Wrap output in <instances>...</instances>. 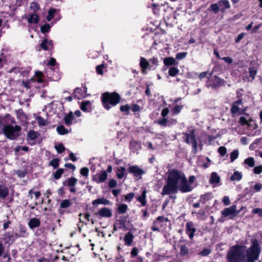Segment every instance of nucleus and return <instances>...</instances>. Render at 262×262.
I'll return each instance as SVG.
<instances>
[{
    "label": "nucleus",
    "instance_id": "obj_1",
    "mask_svg": "<svg viewBox=\"0 0 262 262\" xmlns=\"http://www.w3.org/2000/svg\"><path fill=\"white\" fill-rule=\"evenodd\" d=\"M251 247L247 250L246 256L244 253L246 246L235 245L232 246L228 251L227 257L229 262H254L258 259L260 252L258 242L255 239L252 241Z\"/></svg>",
    "mask_w": 262,
    "mask_h": 262
},
{
    "label": "nucleus",
    "instance_id": "obj_2",
    "mask_svg": "<svg viewBox=\"0 0 262 262\" xmlns=\"http://www.w3.org/2000/svg\"><path fill=\"white\" fill-rule=\"evenodd\" d=\"M177 170H171L168 176L166 184L164 186L161 194L162 195L177 193L178 192Z\"/></svg>",
    "mask_w": 262,
    "mask_h": 262
},
{
    "label": "nucleus",
    "instance_id": "obj_3",
    "mask_svg": "<svg viewBox=\"0 0 262 262\" xmlns=\"http://www.w3.org/2000/svg\"><path fill=\"white\" fill-rule=\"evenodd\" d=\"M101 99L104 107L108 110L111 108L110 104L113 106L117 105L120 101V97L115 92H105L102 95Z\"/></svg>",
    "mask_w": 262,
    "mask_h": 262
},
{
    "label": "nucleus",
    "instance_id": "obj_4",
    "mask_svg": "<svg viewBox=\"0 0 262 262\" xmlns=\"http://www.w3.org/2000/svg\"><path fill=\"white\" fill-rule=\"evenodd\" d=\"M21 127L17 125L13 126L11 124L4 125L3 132L6 138L10 140L16 139L19 135Z\"/></svg>",
    "mask_w": 262,
    "mask_h": 262
},
{
    "label": "nucleus",
    "instance_id": "obj_5",
    "mask_svg": "<svg viewBox=\"0 0 262 262\" xmlns=\"http://www.w3.org/2000/svg\"><path fill=\"white\" fill-rule=\"evenodd\" d=\"M177 179L178 181V190L182 192H187L190 191L193 187L189 184L183 172L177 171Z\"/></svg>",
    "mask_w": 262,
    "mask_h": 262
},
{
    "label": "nucleus",
    "instance_id": "obj_6",
    "mask_svg": "<svg viewBox=\"0 0 262 262\" xmlns=\"http://www.w3.org/2000/svg\"><path fill=\"white\" fill-rule=\"evenodd\" d=\"M183 135L184 136L185 141L188 144H191L194 153L197 152V142L194 135V130L193 129L190 131V133H185Z\"/></svg>",
    "mask_w": 262,
    "mask_h": 262
},
{
    "label": "nucleus",
    "instance_id": "obj_7",
    "mask_svg": "<svg viewBox=\"0 0 262 262\" xmlns=\"http://www.w3.org/2000/svg\"><path fill=\"white\" fill-rule=\"evenodd\" d=\"M221 213L223 217H229L232 219L236 216L239 213V211L236 210V205H232L224 209Z\"/></svg>",
    "mask_w": 262,
    "mask_h": 262
},
{
    "label": "nucleus",
    "instance_id": "obj_8",
    "mask_svg": "<svg viewBox=\"0 0 262 262\" xmlns=\"http://www.w3.org/2000/svg\"><path fill=\"white\" fill-rule=\"evenodd\" d=\"M209 80L206 83L207 87H211L213 89L216 88L218 86L222 85L224 83L223 80L217 77L216 76H211L208 78Z\"/></svg>",
    "mask_w": 262,
    "mask_h": 262
},
{
    "label": "nucleus",
    "instance_id": "obj_9",
    "mask_svg": "<svg viewBox=\"0 0 262 262\" xmlns=\"http://www.w3.org/2000/svg\"><path fill=\"white\" fill-rule=\"evenodd\" d=\"M107 173L106 171L103 170L100 173L95 175L93 177V180L95 181L97 183H101L104 182L107 178Z\"/></svg>",
    "mask_w": 262,
    "mask_h": 262
},
{
    "label": "nucleus",
    "instance_id": "obj_10",
    "mask_svg": "<svg viewBox=\"0 0 262 262\" xmlns=\"http://www.w3.org/2000/svg\"><path fill=\"white\" fill-rule=\"evenodd\" d=\"M97 215H99L102 217H110L112 216V210L107 207H103L99 210L97 212L95 213Z\"/></svg>",
    "mask_w": 262,
    "mask_h": 262
},
{
    "label": "nucleus",
    "instance_id": "obj_11",
    "mask_svg": "<svg viewBox=\"0 0 262 262\" xmlns=\"http://www.w3.org/2000/svg\"><path fill=\"white\" fill-rule=\"evenodd\" d=\"M186 230L189 238L192 239L194 235V233L196 232V229L192 222H189L186 223Z\"/></svg>",
    "mask_w": 262,
    "mask_h": 262
},
{
    "label": "nucleus",
    "instance_id": "obj_12",
    "mask_svg": "<svg viewBox=\"0 0 262 262\" xmlns=\"http://www.w3.org/2000/svg\"><path fill=\"white\" fill-rule=\"evenodd\" d=\"M257 72V69L254 67H250L249 69V76H245L243 77V80L244 81H252L255 79Z\"/></svg>",
    "mask_w": 262,
    "mask_h": 262
},
{
    "label": "nucleus",
    "instance_id": "obj_13",
    "mask_svg": "<svg viewBox=\"0 0 262 262\" xmlns=\"http://www.w3.org/2000/svg\"><path fill=\"white\" fill-rule=\"evenodd\" d=\"M128 171L133 173L135 177L140 176L144 173V170L137 166H131L128 168Z\"/></svg>",
    "mask_w": 262,
    "mask_h": 262
},
{
    "label": "nucleus",
    "instance_id": "obj_14",
    "mask_svg": "<svg viewBox=\"0 0 262 262\" xmlns=\"http://www.w3.org/2000/svg\"><path fill=\"white\" fill-rule=\"evenodd\" d=\"M242 105V100L241 99H239L234 102L231 109V113L233 114L238 113L241 110L240 106Z\"/></svg>",
    "mask_w": 262,
    "mask_h": 262
},
{
    "label": "nucleus",
    "instance_id": "obj_15",
    "mask_svg": "<svg viewBox=\"0 0 262 262\" xmlns=\"http://www.w3.org/2000/svg\"><path fill=\"white\" fill-rule=\"evenodd\" d=\"M92 203L94 206H97L99 204H103L104 205H109L111 204L110 201L104 198L96 199L93 201Z\"/></svg>",
    "mask_w": 262,
    "mask_h": 262
},
{
    "label": "nucleus",
    "instance_id": "obj_16",
    "mask_svg": "<svg viewBox=\"0 0 262 262\" xmlns=\"http://www.w3.org/2000/svg\"><path fill=\"white\" fill-rule=\"evenodd\" d=\"M82 111L90 112L92 111L91 102L90 101H83L80 105Z\"/></svg>",
    "mask_w": 262,
    "mask_h": 262
},
{
    "label": "nucleus",
    "instance_id": "obj_17",
    "mask_svg": "<svg viewBox=\"0 0 262 262\" xmlns=\"http://www.w3.org/2000/svg\"><path fill=\"white\" fill-rule=\"evenodd\" d=\"M140 66L142 68V73L145 74L146 69L149 67V62L144 57L140 58Z\"/></svg>",
    "mask_w": 262,
    "mask_h": 262
},
{
    "label": "nucleus",
    "instance_id": "obj_18",
    "mask_svg": "<svg viewBox=\"0 0 262 262\" xmlns=\"http://www.w3.org/2000/svg\"><path fill=\"white\" fill-rule=\"evenodd\" d=\"M220 182V178L217 173L215 172H213L211 173V178L209 180L210 184L216 185Z\"/></svg>",
    "mask_w": 262,
    "mask_h": 262
},
{
    "label": "nucleus",
    "instance_id": "obj_19",
    "mask_svg": "<svg viewBox=\"0 0 262 262\" xmlns=\"http://www.w3.org/2000/svg\"><path fill=\"white\" fill-rule=\"evenodd\" d=\"M218 3L219 7H221V11L223 12L225 9L230 8V5L228 0H221Z\"/></svg>",
    "mask_w": 262,
    "mask_h": 262
},
{
    "label": "nucleus",
    "instance_id": "obj_20",
    "mask_svg": "<svg viewBox=\"0 0 262 262\" xmlns=\"http://www.w3.org/2000/svg\"><path fill=\"white\" fill-rule=\"evenodd\" d=\"M41 48L44 50H47L49 49V47H51L52 48L53 43L52 40L48 41L47 39H45L42 40V42L40 44Z\"/></svg>",
    "mask_w": 262,
    "mask_h": 262
},
{
    "label": "nucleus",
    "instance_id": "obj_21",
    "mask_svg": "<svg viewBox=\"0 0 262 262\" xmlns=\"http://www.w3.org/2000/svg\"><path fill=\"white\" fill-rule=\"evenodd\" d=\"M40 224L39 220L34 217L30 220L28 224L30 228L33 229L38 227L40 225Z\"/></svg>",
    "mask_w": 262,
    "mask_h": 262
},
{
    "label": "nucleus",
    "instance_id": "obj_22",
    "mask_svg": "<svg viewBox=\"0 0 262 262\" xmlns=\"http://www.w3.org/2000/svg\"><path fill=\"white\" fill-rule=\"evenodd\" d=\"M9 193L8 189L7 187L4 185H0V198H6Z\"/></svg>",
    "mask_w": 262,
    "mask_h": 262
},
{
    "label": "nucleus",
    "instance_id": "obj_23",
    "mask_svg": "<svg viewBox=\"0 0 262 262\" xmlns=\"http://www.w3.org/2000/svg\"><path fill=\"white\" fill-rule=\"evenodd\" d=\"M77 179L74 177H71L69 178L66 182L64 183V185H67L69 187H73L77 183Z\"/></svg>",
    "mask_w": 262,
    "mask_h": 262
},
{
    "label": "nucleus",
    "instance_id": "obj_24",
    "mask_svg": "<svg viewBox=\"0 0 262 262\" xmlns=\"http://www.w3.org/2000/svg\"><path fill=\"white\" fill-rule=\"evenodd\" d=\"M74 119V116L72 113H69L66 115L64 118V123L66 125L70 126L72 123V121Z\"/></svg>",
    "mask_w": 262,
    "mask_h": 262
},
{
    "label": "nucleus",
    "instance_id": "obj_25",
    "mask_svg": "<svg viewBox=\"0 0 262 262\" xmlns=\"http://www.w3.org/2000/svg\"><path fill=\"white\" fill-rule=\"evenodd\" d=\"M146 191L144 190L142 191V194L140 196L138 197L137 200L141 202L142 206H145L146 205Z\"/></svg>",
    "mask_w": 262,
    "mask_h": 262
},
{
    "label": "nucleus",
    "instance_id": "obj_26",
    "mask_svg": "<svg viewBox=\"0 0 262 262\" xmlns=\"http://www.w3.org/2000/svg\"><path fill=\"white\" fill-rule=\"evenodd\" d=\"M133 239V235L130 232H128L124 236L125 244L129 246L132 244Z\"/></svg>",
    "mask_w": 262,
    "mask_h": 262
},
{
    "label": "nucleus",
    "instance_id": "obj_27",
    "mask_svg": "<svg viewBox=\"0 0 262 262\" xmlns=\"http://www.w3.org/2000/svg\"><path fill=\"white\" fill-rule=\"evenodd\" d=\"M39 21V17L35 13H33L30 14L29 18L28 19V21L29 23H35L36 24Z\"/></svg>",
    "mask_w": 262,
    "mask_h": 262
},
{
    "label": "nucleus",
    "instance_id": "obj_28",
    "mask_svg": "<svg viewBox=\"0 0 262 262\" xmlns=\"http://www.w3.org/2000/svg\"><path fill=\"white\" fill-rule=\"evenodd\" d=\"M242 178V175L241 172L238 171L234 172L233 174L230 177L231 181H239Z\"/></svg>",
    "mask_w": 262,
    "mask_h": 262
},
{
    "label": "nucleus",
    "instance_id": "obj_29",
    "mask_svg": "<svg viewBox=\"0 0 262 262\" xmlns=\"http://www.w3.org/2000/svg\"><path fill=\"white\" fill-rule=\"evenodd\" d=\"M164 63L167 66H170L176 64V60L174 58L169 57L164 59Z\"/></svg>",
    "mask_w": 262,
    "mask_h": 262
},
{
    "label": "nucleus",
    "instance_id": "obj_30",
    "mask_svg": "<svg viewBox=\"0 0 262 262\" xmlns=\"http://www.w3.org/2000/svg\"><path fill=\"white\" fill-rule=\"evenodd\" d=\"M57 133L61 135H66L69 133V130L63 125L58 126L56 128Z\"/></svg>",
    "mask_w": 262,
    "mask_h": 262
},
{
    "label": "nucleus",
    "instance_id": "obj_31",
    "mask_svg": "<svg viewBox=\"0 0 262 262\" xmlns=\"http://www.w3.org/2000/svg\"><path fill=\"white\" fill-rule=\"evenodd\" d=\"M244 163L249 167H253L255 165L254 159L252 157L247 158L244 160Z\"/></svg>",
    "mask_w": 262,
    "mask_h": 262
},
{
    "label": "nucleus",
    "instance_id": "obj_32",
    "mask_svg": "<svg viewBox=\"0 0 262 262\" xmlns=\"http://www.w3.org/2000/svg\"><path fill=\"white\" fill-rule=\"evenodd\" d=\"M125 170V169L123 167H120L117 169L116 174L118 179H121L123 178Z\"/></svg>",
    "mask_w": 262,
    "mask_h": 262
},
{
    "label": "nucleus",
    "instance_id": "obj_33",
    "mask_svg": "<svg viewBox=\"0 0 262 262\" xmlns=\"http://www.w3.org/2000/svg\"><path fill=\"white\" fill-rule=\"evenodd\" d=\"M127 208V205L126 204H120L118 207V211L120 213L124 214L126 212Z\"/></svg>",
    "mask_w": 262,
    "mask_h": 262
},
{
    "label": "nucleus",
    "instance_id": "obj_34",
    "mask_svg": "<svg viewBox=\"0 0 262 262\" xmlns=\"http://www.w3.org/2000/svg\"><path fill=\"white\" fill-rule=\"evenodd\" d=\"M72 204V202L70 200L66 199L63 200L60 203V207L62 208H67Z\"/></svg>",
    "mask_w": 262,
    "mask_h": 262
},
{
    "label": "nucleus",
    "instance_id": "obj_35",
    "mask_svg": "<svg viewBox=\"0 0 262 262\" xmlns=\"http://www.w3.org/2000/svg\"><path fill=\"white\" fill-rule=\"evenodd\" d=\"M179 72V70L177 68L171 67L168 71V74L172 77L175 76Z\"/></svg>",
    "mask_w": 262,
    "mask_h": 262
},
{
    "label": "nucleus",
    "instance_id": "obj_36",
    "mask_svg": "<svg viewBox=\"0 0 262 262\" xmlns=\"http://www.w3.org/2000/svg\"><path fill=\"white\" fill-rule=\"evenodd\" d=\"M38 137V133L36 132L31 130L28 134V137L31 140L36 139Z\"/></svg>",
    "mask_w": 262,
    "mask_h": 262
},
{
    "label": "nucleus",
    "instance_id": "obj_37",
    "mask_svg": "<svg viewBox=\"0 0 262 262\" xmlns=\"http://www.w3.org/2000/svg\"><path fill=\"white\" fill-rule=\"evenodd\" d=\"M247 124V126L253 129H256L258 128V125L254 121L252 118H249V122Z\"/></svg>",
    "mask_w": 262,
    "mask_h": 262
},
{
    "label": "nucleus",
    "instance_id": "obj_38",
    "mask_svg": "<svg viewBox=\"0 0 262 262\" xmlns=\"http://www.w3.org/2000/svg\"><path fill=\"white\" fill-rule=\"evenodd\" d=\"M180 253L182 256H186L189 253V249L185 245L182 246L180 248Z\"/></svg>",
    "mask_w": 262,
    "mask_h": 262
},
{
    "label": "nucleus",
    "instance_id": "obj_39",
    "mask_svg": "<svg viewBox=\"0 0 262 262\" xmlns=\"http://www.w3.org/2000/svg\"><path fill=\"white\" fill-rule=\"evenodd\" d=\"M209 10L213 11L215 13L219 12L220 10L219 3L212 4L209 7Z\"/></svg>",
    "mask_w": 262,
    "mask_h": 262
},
{
    "label": "nucleus",
    "instance_id": "obj_40",
    "mask_svg": "<svg viewBox=\"0 0 262 262\" xmlns=\"http://www.w3.org/2000/svg\"><path fill=\"white\" fill-rule=\"evenodd\" d=\"M238 157V151L237 150H233L230 154V161L233 162Z\"/></svg>",
    "mask_w": 262,
    "mask_h": 262
},
{
    "label": "nucleus",
    "instance_id": "obj_41",
    "mask_svg": "<svg viewBox=\"0 0 262 262\" xmlns=\"http://www.w3.org/2000/svg\"><path fill=\"white\" fill-rule=\"evenodd\" d=\"M64 170L62 168L58 169L54 173V178L57 180L59 179L62 173H63Z\"/></svg>",
    "mask_w": 262,
    "mask_h": 262
},
{
    "label": "nucleus",
    "instance_id": "obj_42",
    "mask_svg": "<svg viewBox=\"0 0 262 262\" xmlns=\"http://www.w3.org/2000/svg\"><path fill=\"white\" fill-rule=\"evenodd\" d=\"M130 109V106L128 104L124 105H121L120 107V110L122 112H125L126 114L128 115Z\"/></svg>",
    "mask_w": 262,
    "mask_h": 262
},
{
    "label": "nucleus",
    "instance_id": "obj_43",
    "mask_svg": "<svg viewBox=\"0 0 262 262\" xmlns=\"http://www.w3.org/2000/svg\"><path fill=\"white\" fill-rule=\"evenodd\" d=\"M36 120L39 126H45L47 124V121L40 116L37 117Z\"/></svg>",
    "mask_w": 262,
    "mask_h": 262
},
{
    "label": "nucleus",
    "instance_id": "obj_44",
    "mask_svg": "<svg viewBox=\"0 0 262 262\" xmlns=\"http://www.w3.org/2000/svg\"><path fill=\"white\" fill-rule=\"evenodd\" d=\"M30 9L32 10L34 12H36L39 9V5L35 2H32L30 4Z\"/></svg>",
    "mask_w": 262,
    "mask_h": 262
},
{
    "label": "nucleus",
    "instance_id": "obj_45",
    "mask_svg": "<svg viewBox=\"0 0 262 262\" xmlns=\"http://www.w3.org/2000/svg\"><path fill=\"white\" fill-rule=\"evenodd\" d=\"M59 160L57 158L54 159L50 162V165L54 168H57L59 166Z\"/></svg>",
    "mask_w": 262,
    "mask_h": 262
},
{
    "label": "nucleus",
    "instance_id": "obj_46",
    "mask_svg": "<svg viewBox=\"0 0 262 262\" xmlns=\"http://www.w3.org/2000/svg\"><path fill=\"white\" fill-rule=\"evenodd\" d=\"M56 12V9H51L48 12V15L47 16L48 21H50L54 17V14Z\"/></svg>",
    "mask_w": 262,
    "mask_h": 262
},
{
    "label": "nucleus",
    "instance_id": "obj_47",
    "mask_svg": "<svg viewBox=\"0 0 262 262\" xmlns=\"http://www.w3.org/2000/svg\"><path fill=\"white\" fill-rule=\"evenodd\" d=\"M249 122V119H247L246 117L244 116H242L239 118L238 122L240 123L241 125H247Z\"/></svg>",
    "mask_w": 262,
    "mask_h": 262
},
{
    "label": "nucleus",
    "instance_id": "obj_48",
    "mask_svg": "<svg viewBox=\"0 0 262 262\" xmlns=\"http://www.w3.org/2000/svg\"><path fill=\"white\" fill-rule=\"evenodd\" d=\"M50 28L51 26L49 24H46L41 27V32L43 33L48 32L49 31Z\"/></svg>",
    "mask_w": 262,
    "mask_h": 262
},
{
    "label": "nucleus",
    "instance_id": "obj_49",
    "mask_svg": "<svg viewBox=\"0 0 262 262\" xmlns=\"http://www.w3.org/2000/svg\"><path fill=\"white\" fill-rule=\"evenodd\" d=\"M55 148L58 153H61L65 150V147L62 144L55 145Z\"/></svg>",
    "mask_w": 262,
    "mask_h": 262
},
{
    "label": "nucleus",
    "instance_id": "obj_50",
    "mask_svg": "<svg viewBox=\"0 0 262 262\" xmlns=\"http://www.w3.org/2000/svg\"><path fill=\"white\" fill-rule=\"evenodd\" d=\"M187 54V52L178 53L176 56V58L178 60L182 59L186 56Z\"/></svg>",
    "mask_w": 262,
    "mask_h": 262
},
{
    "label": "nucleus",
    "instance_id": "obj_51",
    "mask_svg": "<svg viewBox=\"0 0 262 262\" xmlns=\"http://www.w3.org/2000/svg\"><path fill=\"white\" fill-rule=\"evenodd\" d=\"M182 107V105H177L173 107V108L172 110V111L174 114H179L181 111Z\"/></svg>",
    "mask_w": 262,
    "mask_h": 262
},
{
    "label": "nucleus",
    "instance_id": "obj_52",
    "mask_svg": "<svg viewBox=\"0 0 262 262\" xmlns=\"http://www.w3.org/2000/svg\"><path fill=\"white\" fill-rule=\"evenodd\" d=\"M168 221L167 218H165L163 216H159L157 218L156 220L154 222V224H158V222H167Z\"/></svg>",
    "mask_w": 262,
    "mask_h": 262
},
{
    "label": "nucleus",
    "instance_id": "obj_53",
    "mask_svg": "<svg viewBox=\"0 0 262 262\" xmlns=\"http://www.w3.org/2000/svg\"><path fill=\"white\" fill-rule=\"evenodd\" d=\"M218 152L222 156H223L226 154L227 149L224 146H220L218 148Z\"/></svg>",
    "mask_w": 262,
    "mask_h": 262
},
{
    "label": "nucleus",
    "instance_id": "obj_54",
    "mask_svg": "<svg viewBox=\"0 0 262 262\" xmlns=\"http://www.w3.org/2000/svg\"><path fill=\"white\" fill-rule=\"evenodd\" d=\"M89 170L87 167H83L80 170V174L83 176L87 177L89 174Z\"/></svg>",
    "mask_w": 262,
    "mask_h": 262
},
{
    "label": "nucleus",
    "instance_id": "obj_55",
    "mask_svg": "<svg viewBox=\"0 0 262 262\" xmlns=\"http://www.w3.org/2000/svg\"><path fill=\"white\" fill-rule=\"evenodd\" d=\"M252 212L255 214H258L259 216L262 217V209L261 208H255L252 210Z\"/></svg>",
    "mask_w": 262,
    "mask_h": 262
},
{
    "label": "nucleus",
    "instance_id": "obj_56",
    "mask_svg": "<svg viewBox=\"0 0 262 262\" xmlns=\"http://www.w3.org/2000/svg\"><path fill=\"white\" fill-rule=\"evenodd\" d=\"M157 122L158 123L161 125L166 126L167 122V119L165 118H163L160 120H158L157 121Z\"/></svg>",
    "mask_w": 262,
    "mask_h": 262
},
{
    "label": "nucleus",
    "instance_id": "obj_57",
    "mask_svg": "<svg viewBox=\"0 0 262 262\" xmlns=\"http://www.w3.org/2000/svg\"><path fill=\"white\" fill-rule=\"evenodd\" d=\"M254 172L256 174H259L262 172V166H259L254 168Z\"/></svg>",
    "mask_w": 262,
    "mask_h": 262
},
{
    "label": "nucleus",
    "instance_id": "obj_58",
    "mask_svg": "<svg viewBox=\"0 0 262 262\" xmlns=\"http://www.w3.org/2000/svg\"><path fill=\"white\" fill-rule=\"evenodd\" d=\"M108 185L110 188H114L117 185V182L114 179H111L109 181Z\"/></svg>",
    "mask_w": 262,
    "mask_h": 262
},
{
    "label": "nucleus",
    "instance_id": "obj_59",
    "mask_svg": "<svg viewBox=\"0 0 262 262\" xmlns=\"http://www.w3.org/2000/svg\"><path fill=\"white\" fill-rule=\"evenodd\" d=\"M262 188V184L259 183H257L254 186V189L256 192H258L261 190Z\"/></svg>",
    "mask_w": 262,
    "mask_h": 262
},
{
    "label": "nucleus",
    "instance_id": "obj_60",
    "mask_svg": "<svg viewBox=\"0 0 262 262\" xmlns=\"http://www.w3.org/2000/svg\"><path fill=\"white\" fill-rule=\"evenodd\" d=\"M103 68V65H99L96 67V71L98 74L102 75L103 74L102 69Z\"/></svg>",
    "mask_w": 262,
    "mask_h": 262
},
{
    "label": "nucleus",
    "instance_id": "obj_61",
    "mask_svg": "<svg viewBox=\"0 0 262 262\" xmlns=\"http://www.w3.org/2000/svg\"><path fill=\"white\" fill-rule=\"evenodd\" d=\"M169 113V109L167 107L164 108L161 112V115L162 117H166Z\"/></svg>",
    "mask_w": 262,
    "mask_h": 262
},
{
    "label": "nucleus",
    "instance_id": "obj_62",
    "mask_svg": "<svg viewBox=\"0 0 262 262\" xmlns=\"http://www.w3.org/2000/svg\"><path fill=\"white\" fill-rule=\"evenodd\" d=\"M223 202L225 205H228L230 204V201L228 196H225L223 198Z\"/></svg>",
    "mask_w": 262,
    "mask_h": 262
},
{
    "label": "nucleus",
    "instance_id": "obj_63",
    "mask_svg": "<svg viewBox=\"0 0 262 262\" xmlns=\"http://www.w3.org/2000/svg\"><path fill=\"white\" fill-rule=\"evenodd\" d=\"M244 36L245 34L244 33L238 34L237 38L235 39V42H238L242 39L244 38Z\"/></svg>",
    "mask_w": 262,
    "mask_h": 262
},
{
    "label": "nucleus",
    "instance_id": "obj_64",
    "mask_svg": "<svg viewBox=\"0 0 262 262\" xmlns=\"http://www.w3.org/2000/svg\"><path fill=\"white\" fill-rule=\"evenodd\" d=\"M140 109V107L137 104H133L132 106V110L134 112H136L139 111Z\"/></svg>",
    "mask_w": 262,
    "mask_h": 262
}]
</instances>
